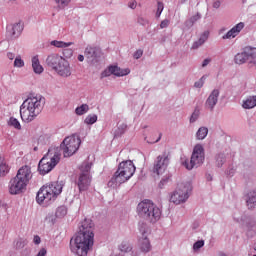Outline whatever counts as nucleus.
I'll list each match as a JSON object with an SVG mask.
<instances>
[{
  "label": "nucleus",
  "instance_id": "680f3d73",
  "mask_svg": "<svg viewBox=\"0 0 256 256\" xmlns=\"http://www.w3.org/2000/svg\"><path fill=\"white\" fill-rule=\"evenodd\" d=\"M254 256H256V255H254Z\"/></svg>",
  "mask_w": 256,
  "mask_h": 256
},
{
  "label": "nucleus",
  "instance_id": "2f4dec72",
  "mask_svg": "<svg viewBox=\"0 0 256 256\" xmlns=\"http://www.w3.org/2000/svg\"><path fill=\"white\" fill-rule=\"evenodd\" d=\"M85 123H86V125H93L94 123H97V115H95V114L88 115L85 118Z\"/></svg>",
  "mask_w": 256,
  "mask_h": 256
},
{
  "label": "nucleus",
  "instance_id": "6ab92c4d",
  "mask_svg": "<svg viewBox=\"0 0 256 256\" xmlns=\"http://www.w3.org/2000/svg\"><path fill=\"white\" fill-rule=\"evenodd\" d=\"M53 71L60 75V77L71 76V67L69 65H56L52 66Z\"/></svg>",
  "mask_w": 256,
  "mask_h": 256
},
{
  "label": "nucleus",
  "instance_id": "ddd939ff",
  "mask_svg": "<svg viewBox=\"0 0 256 256\" xmlns=\"http://www.w3.org/2000/svg\"><path fill=\"white\" fill-rule=\"evenodd\" d=\"M141 236L138 239V247L142 253H149L151 251V241L147 236V231L145 228H141Z\"/></svg>",
  "mask_w": 256,
  "mask_h": 256
},
{
  "label": "nucleus",
  "instance_id": "72a5a7b5",
  "mask_svg": "<svg viewBox=\"0 0 256 256\" xmlns=\"http://www.w3.org/2000/svg\"><path fill=\"white\" fill-rule=\"evenodd\" d=\"M110 75H113V70H111V66H109L108 69L104 70L101 73V79H105V77H110Z\"/></svg>",
  "mask_w": 256,
  "mask_h": 256
},
{
  "label": "nucleus",
  "instance_id": "864d4df0",
  "mask_svg": "<svg viewBox=\"0 0 256 256\" xmlns=\"http://www.w3.org/2000/svg\"><path fill=\"white\" fill-rule=\"evenodd\" d=\"M209 63H211V58H206V59H204V61L202 62V65H209Z\"/></svg>",
  "mask_w": 256,
  "mask_h": 256
},
{
  "label": "nucleus",
  "instance_id": "7c9ffc66",
  "mask_svg": "<svg viewBox=\"0 0 256 256\" xmlns=\"http://www.w3.org/2000/svg\"><path fill=\"white\" fill-rule=\"evenodd\" d=\"M6 173H9V166L5 162L0 161V177H3Z\"/></svg>",
  "mask_w": 256,
  "mask_h": 256
},
{
  "label": "nucleus",
  "instance_id": "a19ab883",
  "mask_svg": "<svg viewBox=\"0 0 256 256\" xmlns=\"http://www.w3.org/2000/svg\"><path fill=\"white\" fill-rule=\"evenodd\" d=\"M199 118V110H195L190 118L191 123H195L197 119Z\"/></svg>",
  "mask_w": 256,
  "mask_h": 256
},
{
  "label": "nucleus",
  "instance_id": "1a4fd4ad",
  "mask_svg": "<svg viewBox=\"0 0 256 256\" xmlns=\"http://www.w3.org/2000/svg\"><path fill=\"white\" fill-rule=\"evenodd\" d=\"M189 191H191V183H179L170 197L171 203H174L175 205H181V203H185V201L189 199Z\"/></svg>",
  "mask_w": 256,
  "mask_h": 256
},
{
  "label": "nucleus",
  "instance_id": "f03ea898",
  "mask_svg": "<svg viewBox=\"0 0 256 256\" xmlns=\"http://www.w3.org/2000/svg\"><path fill=\"white\" fill-rule=\"evenodd\" d=\"M45 107L43 96H29L20 106V116L24 123L35 121Z\"/></svg>",
  "mask_w": 256,
  "mask_h": 256
},
{
  "label": "nucleus",
  "instance_id": "e433bc0d",
  "mask_svg": "<svg viewBox=\"0 0 256 256\" xmlns=\"http://www.w3.org/2000/svg\"><path fill=\"white\" fill-rule=\"evenodd\" d=\"M207 39H209V31H205L199 38L198 41H200V44L203 45V43H205V41H207Z\"/></svg>",
  "mask_w": 256,
  "mask_h": 256
},
{
  "label": "nucleus",
  "instance_id": "f704fd0d",
  "mask_svg": "<svg viewBox=\"0 0 256 256\" xmlns=\"http://www.w3.org/2000/svg\"><path fill=\"white\" fill-rule=\"evenodd\" d=\"M204 245H205V241L198 240L197 242L194 243L193 249L194 251H199V249H201V247H203Z\"/></svg>",
  "mask_w": 256,
  "mask_h": 256
},
{
  "label": "nucleus",
  "instance_id": "de8ad7c7",
  "mask_svg": "<svg viewBox=\"0 0 256 256\" xmlns=\"http://www.w3.org/2000/svg\"><path fill=\"white\" fill-rule=\"evenodd\" d=\"M33 243L35 245H39L41 243V237H39V235H35L33 238Z\"/></svg>",
  "mask_w": 256,
  "mask_h": 256
},
{
  "label": "nucleus",
  "instance_id": "6e6d98bb",
  "mask_svg": "<svg viewBox=\"0 0 256 256\" xmlns=\"http://www.w3.org/2000/svg\"><path fill=\"white\" fill-rule=\"evenodd\" d=\"M207 179H208V181H212V180H213V178L211 177V175H208V176H207Z\"/></svg>",
  "mask_w": 256,
  "mask_h": 256
},
{
  "label": "nucleus",
  "instance_id": "aec40b11",
  "mask_svg": "<svg viewBox=\"0 0 256 256\" xmlns=\"http://www.w3.org/2000/svg\"><path fill=\"white\" fill-rule=\"evenodd\" d=\"M47 63L48 65H63V63H65V59L59 54H52L48 56Z\"/></svg>",
  "mask_w": 256,
  "mask_h": 256
},
{
  "label": "nucleus",
  "instance_id": "3c124183",
  "mask_svg": "<svg viewBox=\"0 0 256 256\" xmlns=\"http://www.w3.org/2000/svg\"><path fill=\"white\" fill-rule=\"evenodd\" d=\"M212 7L214 9H219V7H221V1L217 0L213 3Z\"/></svg>",
  "mask_w": 256,
  "mask_h": 256
},
{
  "label": "nucleus",
  "instance_id": "bf43d9fd",
  "mask_svg": "<svg viewBox=\"0 0 256 256\" xmlns=\"http://www.w3.org/2000/svg\"><path fill=\"white\" fill-rule=\"evenodd\" d=\"M16 245H17V247H19V242H17V244H16Z\"/></svg>",
  "mask_w": 256,
  "mask_h": 256
},
{
  "label": "nucleus",
  "instance_id": "b1692460",
  "mask_svg": "<svg viewBox=\"0 0 256 256\" xmlns=\"http://www.w3.org/2000/svg\"><path fill=\"white\" fill-rule=\"evenodd\" d=\"M22 31H23V25L21 24V22H18L12 25L10 33L12 37L17 38L19 37V35H21Z\"/></svg>",
  "mask_w": 256,
  "mask_h": 256
},
{
  "label": "nucleus",
  "instance_id": "9d476101",
  "mask_svg": "<svg viewBox=\"0 0 256 256\" xmlns=\"http://www.w3.org/2000/svg\"><path fill=\"white\" fill-rule=\"evenodd\" d=\"M80 145L81 138H79V136L71 135L66 137L61 144L64 157H71L75 155V153L79 151Z\"/></svg>",
  "mask_w": 256,
  "mask_h": 256
},
{
  "label": "nucleus",
  "instance_id": "37998d69",
  "mask_svg": "<svg viewBox=\"0 0 256 256\" xmlns=\"http://www.w3.org/2000/svg\"><path fill=\"white\" fill-rule=\"evenodd\" d=\"M133 57L134 59H141V57H143V50L141 49L136 50Z\"/></svg>",
  "mask_w": 256,
  "mask_h": 256
},
{
  "label": "nucleus",
  "instance_id": "6e6552de",
  "mask_svg": "<svg viewBox=\"0 0 256 256\" xmlns=\"http://www.w3.org/2000/svg\"><path fill=\"white\" fill-rule=\"evenodd\" d=\"M79 169L80 173L76 184L80 192L87 191L91 187V163L84 162Z\"/></svg>",
  "mask_w": 256,
  "mask_h": 256
},
{
  "label": "nucleus",
  "instance_id": "58836bf2",
  "mask_svg": "<svg viewBox=\"0 0 256 256\" xmlns=\"http://www.w3.org/2000/svg\"><path fill=\"white\" fill-rule=\"evenodd\" d=\"M63 55L64 57H67V58L73 57V50L66 48L63 50Z\"/></svg>",
  "mask_w": 256,
  "mask_h": 256
},
{
  "label": "nucleus",
  "instance_id": "4be33fe9",
  "mask_svg": "<svg viewBox=\"0 0 256 256\" xmlns=\"http://www.w3.org/2000/svg\"><path fill=\"white\" fill-rule=\"evenodd\" d=\"M244 109H253L256 107V95L249 96L242 104Z\"/></svg>",
  "mask_w": 256,
  "mask_h": 256
},
{
  "label": "nucleus",
  "instance_id": "a18cd8bd",
  "mask_svg": "<svg viewBox=\"0 0 256 256\" xmlns=\"http://www.w3.org/2000/svg\"><path fill=\"white\" fill-rule=\"evenodd\" d=\"M128 7H129L130 9H137V1L131 0V1L128 3Z\"/></svg>",
  "mask_w": 256,
  "mask_h": 256
},
{
  "label": "nucleus",
  "instance_id": "423d86ee",
  "mask_svg": "<svg viewBox=\"0 0 256 256\" xmlns=\"http://www.w3.org/2000/svg\"><path fill=\"white\" fill-rule=\"evenodd\" d=\"M137 213L139 217L150 223H157L161 219V209L150 200L140 202L137 206Z\"/></svg>",
  "mask_w": 256,
  "mask_h": 256
},
{
  "label": "nucleus",
  "instance_id": "393cba45",
  "mask_svg": "<svg viewBox=\"0 0 256 256\" xmlns=\"http://www.w3.org/2000/svg\"><path fill=\"white\" fill-rule=\"evenodd\" d=\"M51 45L54 47H57L58 49H67V47H71L73 45V42H63L58 40H53L51 42Z\"/></svg>",
  "mask_w": 256,
  "mask_h": 256
},
{
  "label": "nucleus",
  "instance_id": "c03bdc74",
  "mask_svg": "<svg viewBox=\"0 0 256 256\" xmlns=\"http://www.w3.org/2000/svg\"><path fill=\"white\" fill-rule=\"evenodd\" d=\"M169 23H170L169 19L163 20V21L160 23V28H161V29H167V27H169Z\"/></svg>",
  "mask_w": 256,
  "mask_h": 256
},
{
  "label": "nucleus",
  "instance_id": "f8f14e48",
  "mask_svg": "<svg viewBox=\"0 0 256 256\" xmlns=\"http://www.w3.org/2000/svg\"><path fill=\"white\" fill-rule=\"evenodd\" d=\"M26 188L27 184L23 182V180L17 178V176H15L9 182V193L11 195H19V193H23V191H25Z\"/></svg>",
  "mask_w": 256,
  "mask_h": 256
},
{
  "label": "nucleus",
  "instance_id": "13d9d810",
  "mask_svg": "<svg viewBox=\"0 0 256 256\" xmlns=\"http://www.w3.org/2000/svg\"><path fill=\"white\" fill-rule=\"evenodd\" d=\"M220 256H227V255H225V253H220Z\"/></svg>",
  "mask_w": 256,
  "mask_h": 256
},
{
  "label": "nucleus",
  "instance_id": "39448f33",
  "mask_svg": "<svg viewBox=\"0 0 256 256\" xmlns=\"http://www.w3.org/2000/svg\"><path fill=\"white\" fill-rule=\"evenodd\" d=\"M59 161H61V153H59V149H49L47 154L39 161L38 171L40 175H47V173H51Z\"/></svg>",
  "mask_w": 256,
  "mask_h": 256
},
{
  "label": "nucleus",
  "instance_id": "5fc2aeb1",
  "mask_svg": "<svg viewBox=\"0 0 256 256\" xmlns=\"http://www.w3.org/2000/svg\"><path fill=\"white\" fill-rule=\"evenodd\" d=\"M78 61H80V62H83V61H85V56H83V55H78Z\"/></svg>",
  "mask_w": 256,
  "mask_h": 256
},
{
  "label": "nucleus",
  "instance_id": "ea45409f",
  "mask_svg": "<svg viewBox=\"0 0 256 256\" xmlns=\"http://www.w3.org/2000/svg\"><path fill=\"white\" fill-rule=\"evenodd\" d=\"M205 83V76H203L199 81L195 82L194 87L201 89Z\"/></svg>",
  "mask_w": 256,
  "mask_h": 256
},
{
  "label": "nucleus",
  "instance_id": "412c9836",
  "mask_svg": "<svg viewBox=\"0 0 256 256\" xmlns=\"http://www.w3.org/2000/svg\"><path fill=\"white\" fill-rule=\"evenodd\" d=\"M111 71L116 77H125V75H129V73H131L129 68L121 69V67L117 65L111 66Z\"/></svg>",
  "mask_w": 256,
  "mask_h": 256
},
{
  "label": "nucleus",
  "instance_id": "0eeeda50",
  "mask_svg": "<svg viewBox=\"0 0 256 256\" xmlns=\"http://www.w3.org/2000/svg\"><path fill=\"white\" fill-rule=\"evenodd\" d=\"M167 167H169V155L167 153H163L157 157L152 170L154 175H157L158 177L165 175L159 183L160 189H162L163 185L168 183L169 179L171 178L167 172Z\"/></svg>",
  "mask_w": 256,
  "mask_h": 256
},
{
  "label": "nucleus",
  "instance_id": "79ce46f5",
  "mask_svg": "<svg viewBox=\"0 0 256 256\" xmlns=\"http://www.w3.org/2000/svg\"><path fill=\"white\" fill-rule=\"evenodd\" d=\"M251 61L256 65V48L251 47Z\"/></svg>",
  "mask_w": 256,
  "mask_h": 256
},
{
  "label": "nucleus",
  "instance_id": "09e8293b",
  "mask_svg": "<svg viewBox=\"0 0 256 256\" xmlns=\"http://www.w3.org/2000/svg\"><path fill=\"white\" fill-rule=\"evenodd\" d=\"M201 45H203V44H201V41L198 40V41L193 43L192 49H199V47H201Z\"/></svg>",
  "mask_w": 256,
  "mask_h": 256
},
{
  "label": "nucleus",
  "instance_id": "c9c22d12",
  "mask_svg": "<svg viewBox=\"0 0 256 256\" xmlns=\"http://www.w3.org/2000/svg\"><path fill=\"white\" fill-rule=\"evenodd\" d=\"M163 9H165V6L163 5V3L162 2H158L156 17H161V13H163Z\"/></svg>",
  "mask_w": 256,
  "mask_h": 256
},
{
  "label": "nucleus",
  "instance_id": "a878e982",
  "mask_svg": "<svg viewBox=\"0 0 256 256\" xmlns=\"http://www.w3.org/2000/svg\"><path fill=\"white\" fill-rule=\"evenodd\" d=\"M208 133H209V129H207V127H201L198 129V131L196 133V137L199 140H203V139H205V137H207Z\"/></svg>",
  "mask_w": 256,
  "mask_h": 256
},
{
  "label": "nucleus",
  "instance_id": "c85d7f7f",
  "mask_svg": "<svg viewBox=\"0 0 256 256\" xmlns=\"http://www.w3.org/2000/svg\"><path fill=\"white\" fill-rule=\"evenodd\" d=\"M65 215H67V207H65V206L58 207L56 210V217L61 219V218L65 217Z\"/></svg>",
  "mask_w": 256,
  "mask_h": 256
},
{
  "label": "nucleus",
  "instance_id": "4c0bfd02",
  "mask_svg": "<svg viewBox=\"0 0 256 256\" xmlns=\"http://www.w3.org/2000/svg\"><path fill=\"white\" fill-rule=\"evenodd\" d=\"M32 67H33L34 73H36L37 75H41V73H43L42 65H33Z\"/></svg>",
  "mask_w": 256,
  "mask_h": 256
},
{
  "label": "nucleus",
  "instance_id": "dca6fc26",
  "mask_svg": "<svg viewBox=\"0 0 256 256\" xmlns=\"http://www.w3.org/2000/svg\"><path fill=\"white\" fill-rule=\"evenodd\" d=\"M243 27H245V24L243 22L238 23L236 26H234L230 31H228L222 39H234V37H237L239 33L243 30Z\"/></svg>",
  "mask_w": 256,
  "mask_h": 256
},
{
  "label": "nucleus",
  "instance_id": "2eb2a0df",
  "mask_svg": "<svg viewBox=\"0 0 256 256\" xmlns=\"http://www.w3.org/2000/svg\"><path fill=\"white\" fill-rule=\"evenodd\" d=\"M31 177H33V174L31 173V167L25 165L22 166L16 175V178L20 181H23L26 185L29 184V181H31Z\"/></svg>",
  "mask_w": 256,
  "mask_h": 256
},
{
  "label": "nucleus",
  "instance_id": "20e7f679",
  "mask_svg": "<svg viewBox=\"0 0 256 256\" xmlns=\"http://www.w3.org/2000/svg\"><path fill=\"white\" fill-rule=\"evenodd\" d=\"M63 191V185L59 182L48 183L40 188L37 193L36 201L39 205L55 201Z\"/></svg>",
  "mask_w": 256,
  "mask_h": 256
},
{
  "label": "nucleus",
  "instance_id": "603ef678",
  "mask_svg": "<svg viewBox=\"0 0 256 256\" xmlns=\"http://www.w3.org/2000/svg\"><path fill=\"white\" fill-rule=\"evenodd\" d=\"M7 57H8V59H10L11 61H13V60L15 59V54L9 52V53L7 54Z\"/></svg>",
  "mask_w": 256,
  "mask_h": 256
},
{
  "label": "nucleus",
  "instance_id": "4d7b16f0",
  "mask_svg": "<svg viewBox=\"0 0 256 256\" xmlns=\"http://www.w3.org/2000/svg\"><path fill=\"white\" fill-rule=\"evenodd\" d=\"M180 1V3H185V1H187V0H179Z\"/></svg>",
  "mask_w": 256,
  "mask_h": 256
},
{
  "label": "nucleus",
  "instance_id": "c756f323",
  "mask_svg": "<svg viewBox=\"0 0 256 256\" xmlns=\"http://www.w3.org/2000/svg\"><path fill=\"white\" fill-rule=\"evenodd\" d=\"M201 19V14L197 13L194 16H192L188 21H186V25H189L192 27L196 23V21H199Z\"/></svg>",
  "mask_w": 256,
  "mask_h": 256
},
{
  "label": "nucleus",
  "instance_id": "49530a36",
  "mask_svg": "<svg viewBox=\"0 0 256 256\" xmlns=\"http://www.w3.org/2000/svg\"><path fill=\"white\" fill-rule=\"evenodd\" d=\"M14 65H25V63L23 62V60L21 59V57H16L14 60Z\"/></svg>",
  "mask_w": 256,
  "mask_h": 256
},
{
  "label": "nucleus",
  "instance_id": "f3484780",
  "mask_svg": "<svg viewBox=\"0 0 256 256\" xmlns=\"http://www.w3.org/2000/svg\"><path fill=\"white\" fill-rule=\"evenodd\" d=\"M218 99H219V90L215 89L211 92L208 99L206 100V107H208L210 111H213V108L217 105Z\"/></svg>",
  "mask_w": 256,
  "mask_h": 256
},
{
  "label": "nucleus",
  "instance_id": "4468645a",
  "mask_svg": "<svg viewBox=\"0 0 256 256\" xmlns=\"http://www.w3.org/2000/svg\"><path fill=\"white\" fill-rule=\"evenodd\" d=\"M234 61L236 65H244V63H253L251 60V47L248 46L242 53L235 55Z\"/></svg>",
  "mask_w": 256,
  "mask_h": 256
},
{
  "label": "nucleus",
  "instance_id": "cd10ccee",
  "mask_svg": "<svg viewBox=\"0 0 256 256\" xmlns=\"http://www.w3.org/2000/svg\"><path fill=\"white\" fill-rule=\"evenodd\" d=\"M8 125H10V127H14V129H21V123H19V120H17V118L11 117L8 121Z\"/></svg>",
  "mask_w": 256,
  "mask_h": 256
},
{
  "label": "nucleus",
  "instance_id": "f257e3e1",
  "mask_svg": "<svg viewBox=\"0 0 256 256\" xmlns=\"http://www.w3.org/2000/svg\"><path fill=\"white\" fill-rule=\"evenodd\" d=\"M93 222L84 220L80 227V231L74 239L70 240V249L72 253L78 256H87V253L93 249L95 243V234L93 233Z\"/></svg>",
  "mask_w": 256,
  "mask_h": 256
},
{
  "label": "nucleus",
  "instance_id": "7ed1b4c3",
  "mask_svg": "<svg viewBox=\"0 0 256 256\" xmlns=\"http://www.w3.org/2000/svg\"><path fill=\"white\" fill-rule=\"evenodd\" d=\"M135 164H133V161L127 160L123 161L119 164L117 171L114 173L111 180L108 182V187H111L112 189H116V187H119V185H122V183H126V181H129V179L135 175Z\"/></svg>",
  "mask_w": 256,
  "mask_h": 256
},
{
  "label": "nucleus",
  "instance_id": "473e14b6",
  "mask_svg": "<svg viewBox=\"0 0 256 256\" xmlns=\"http://www.w3.org/2000/svg\"><path fill=\"white\" fill-rule=\"evenodd\" d=\"M119 249L124 253H129V251H131V246L127 242H122Z\"/></svg>",
  "mask_w": 256,
  "mask_h": 256
},
{
  "label": "nucleus",
  "instance_id": "5701e85b",
  "mask_svg": "<svg viewBox=\"0 0 256 256\" xmlns=\"http://www.w3.org/2000/svg\"><path fill=\"white\" fill-rule=\"evenodd\" d=\"M246 203H247V207L249 209H253V207H255V203H256V192L255 191H250L247 194Z\"/></svg>",
  "mask_w": 256,
  "mask_h": 256
},
{
  "label": "nucleus",
  "instance_id": "9b49d317",
  "mask_svg": "<svg viewBox=\"0 0 256 256\" xmlns=\"http://www.w3.org/2000/svg\"><path fill=\"white\" fill-rule=\"evenodd\" d=\"M203 161H205V149H203L201 144H197L193 149L190 161H184L183 165L186 167V169H188V171H191L193 167H199L203 165Z\"/></svg>",
  "mask_w": 256,
  "mask_h": 256
},
{
  "label": "nucleus",
  "instance_id": "a211bd4d",
  "mask_svg": "<svg viewBox=\"0 0 256 256\" xmlns=\"http://www.w3.org/2000/svg\"><path fill=\"white\" fill-rule=\"evenodd\" d=\"M84 54L87 59H97V57H101V48L88 46L86 47Z\"/></svg>",
  "mask_w": 256,
  "mask_h": 256
},
{
  "label": "nucleus",
  "instance_id": "052dcab7",
  "mask_svg": "<svg viewBox=\"0 0 256 256\" xmlns=\"http://www.w3.org/2000/svg\"><path fill=\"white\" fill-rule=\"evenodd\" d=\"M10 1H16V0H10Z\"/></svg>",
  "mask_w": 256,
  "mask_h": 256
},
{
  "label": "nucleus",
  "instance_id": "bb28decb",
  "mask_svg": "<svg viewBox=\"0 0 256 256\" xmlns=\"http://www.w3.org/2000/svg\"><path fill=\"white\" fill-rule=\"evenodd\" d=\"M89 111V105L87 104H82L81 106H78L76 109H75V113L76 115H85V113H87Z\"/></svg>",
  "mask_w": 256,
  "mask_h": 256
},
{
  "label": "nucleus",
  "instance_id": "8fccbe9b",
  "mask_svg": "<svg viewBox=\"0 0 256 256\" xmlns=\"http://www.w3.org/2000/svg\"><path fill=\"white\" fill-rule=\"evenodd\" d=\"M40 62H39V56H34L32 58V65H39Z\"/></svg>",
  "mask_w": 256,
  "mask_h": 256
}]
</instances>
